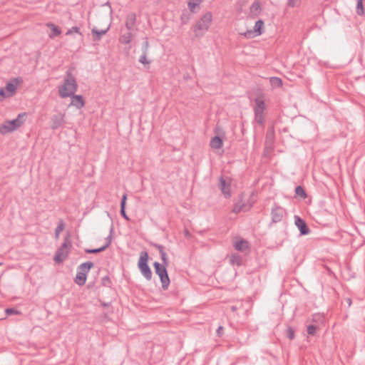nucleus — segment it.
Segmentation results:
<instances>
[{
  "mask_svg": "<svg viewBox=\"0 0 365 365\" xmlns=\"http://www.w3.org/2000/svg\"><path fill=\"white\" fill-rule=\"evenodd\" d=\"M1 264V263H0V265Z\"/></svg>",
  "mask_w": 365,
  "mask_h": 365,
  "instance_id": "51",
  "label": "nucleus"
},
{
  "mask_svg": "<svg viewBox=\"0 0 365 365\" xmlns=\"http://www.w3.org/2000/svg\"><path fill=\"white\" fill-rule=\"evenodd\" d=\"M299 1V0H288L287 6L289 7H294Z\"/></svg>",
  "mask_w": 365,
  "mask_h": 365,
  "instance_id": "43",
  "label": "nucleus"
},
{
  "mask_svg": "<svg viewBox=\"0 0 365 365\" xmlns=\"http://www.w3.org/2000/svg\"><path fill=\"white\" fill-rule=\"evenodd\" d=\"M94 266V264L92 262H86L82 263L78 267V271L82 273H85L87 274L90 269Z\"/></svg>",
  "mask_w": 365,
  "mask_h": 365,
  "instance_id": "20",
  "label": "nucleus"
},
{
  "mask_svg": "<svg viewBox=\"0 0 365 365\" xmlns=\"http://www.w3.org/2000/svg\"><path fill=\"white\" fill-rule=\"evenodd\" d=\"M86 279L87 274L78 271L74 281L78 285L83 286L86 284Z\"/></svg>",
  "mask_w": 365,
  "mask_h": 365,
  "instance_id": "22",
  "label": "nucleus"
},
{
  "mask_svg": "<svg viewBox=\"0 0 365 365\" xmlns=\"http://www.w3.org/2000/svg\"><path fill=\"white\" fill-rule=\"evenodd\" d=\"M295 193L297 195L301 197L302 199H304L307 197V193H306L304 189L300 185L296 187Z\"/></svg>",
  "mask_w": 365,
  "mask_h": 365,
  "instance_id": "31",
  "label": "nucleus"
},
{
  "mask_svg": "<svg viewBox=\"0 0 365 365\" xmlns=\"http://www.w3.org/2000/svg\"><path fill=\"white\" fill-rule=\"evenodd\" d=\"M130 31H129V32L123 34L120 36L119 41L120 43L128 44L132 41L134 35Z\"/></svg>",
  "mask_w": 365,
  "mask_h": 365,
  "instance_id": "23",
  "label": "nucleus"
},
{
  "mask_svg": "<svg viewBox=\"0 0 365 365\" xmlns=\"http://www.w3.org/2000/svg\"><path fill=\"white\" fill-rule=\"evenodd\" d=\"M148 254L147 252H142L138 260V268L142 275L147 279L150 280L152 278V271L148 264Z\"/></svg>",
  "mask_w": 365,
  "mask_h": 365,
  "instance_id": "7",
  "label": "nucleus"
},
{
  "mask_svg": "<svg viewBox=\"0 0 365 365\" xmlns=\"http://www.w3.org/2000/svg\"><path fill=\"white\" fill-rule=\"evenodd\" d=\"M78 84L71 71H68L63 84L58 88L59 96L62 98L73 96L77 91Z\"/></svg>",
  "mask_w": 365,
  "mask_h": 365,
  "instance_id": "1",
  "label": "nucleus"
},
{
  "mask_svg": "<svg viewBox=\"0 0 365 365\" xmlns=\"http://www.w3.org/2000/svg\"><path fill=\"white\" fill-rule=\"evenodd\" d=\"M287 338H289L291 340L294 339L295 334H294V329L292 327H289L287 328Z\"/></svg>",
  "mask_w": 365,
  "mask_h": 365,
  "instance_id": "35",
  "label": "nucleus"
},
{
  "mask_svg": "<svg viewBox=\"0 0 365 365\" xmlns=\"http://www.w3.org/2000/svg\"><path fill=\"white\" fill-rule=\"evenodd\" d=\"M255 106L254 107L255 120L259 125L264 124V111L266 108L264 101L261 97L255 99Z\"/></svg>",
  "mask_w": 365,
  "mask_h": 365,
  "instance_id": "8",
  "label": "nucleus"
},
{
  "mask_svg": "<svg viewBox=\"0 0 365 365\" xmlns=\"http://www.w3.org/2000/svg\"><path fill=\"white\" fill-rule=\"evenodd\" d=\"M71 247V242L69 235H67L62 243L61 246L56 250L53 257V260L56 263L63 262L68 256L69 250Z\"/></svg>",
  "mask_w": 365,
  "mask_h": 365,
  "instance_id": "4",
  "label": "nucleus"
},
{
  "mask_svg": "<svg viewBox=\"0 0 365 365\" xmlns=\"http://www.w3.org/2000/svg\"><path fill=\"white\" fill-rule=\"evenodd\" d=\"M251 206V205H246L243 202H240L235 204L234 207L232 209V212L235 213H239L241 211L246 212L250 209Z\"/></svg>",
  "mask_w": 365,
  "mask_h": 365,
  "instance_id": "19",
  "label": "nucleus"
},
{
  "mask_svg": "<svg viewBox=\"0 0 365 365\" xmlns=\"http://www.w3.org/2000/svg\"><path fill=\"white\" fill-rule=\"evenodd\" d=\"M73 33H77V34H81V33L80 32V29L77 26H73L72 28H71L67 32H66V35H70Z\"/></svg>",
  "mask_w": 365,
  "mask_h": 365,
  "instance_id": "40",
  "label": "nucleus"
},
{
  "mask_svg": "<svg viewBox=\"0 0 365 365\" xmlns=\"http://www.w3.org/2000/svg\"><path fill=\"white\" fill-rule=\"evenodd\" d=\"M113 227H110V234L109 235L106 237V244L105 245H108V247L110 246V245L111 244L112 242V234H113Z\"/></svg>",
  "mask_w": 365,
  "mask_h": 365,
  "instance_id": "39",
  "label": "nucleus"
},
{
  "mask_svg": "<svg viewBox=\"0 0 365 365\" xmlns=\"http://www.w3.org/2000/svg\"><path fill=\"white\" fill-rule=\"evenodd\" d=\"M261 11V4L259 0H255L250 8V15L252 18H256L259 16Z\"/></svg>",
  "mask_w": 365,
  "mask_h": 365,
  "instance_id": "13",
  "label": "nucleus"
},
{
  "mask_svg": "<svg viewBox=\"0 0 365 365\" xmlns=\"http://www.w3.org/2000/svg\"><path fill=\"white\" fill-rule=\"evenodd\" d=\"M241 35H243L247 38H252L256 36H258L255 32H253V30H247L244 33H241Z\"/></svg>",
  "mask_w": 365,
  "mask_h": 365,
  "instance_id": "33",
  "label": "nucleus"
},
{
  "mask_svg": "<svg viewBox=\"0 0 365 365\" xmlns=\"http://www.w3.org/2000/svg\"><path fill=\"white\" fill-rule=\"evenodd\" d=\"M126 200H127V195L124 194L122 197L121 202H120V215L124 219H125L126 220H129V217H128V215L125 212Z\"/></svg>",
  "mask_w": 365,
  "mask_h": 365,
  "instance_id": "24",
  "label": "nucleus"
},
{
  "mask_svg": "<svg viewBox=\"0 0 365 365\" xmlns=\"http://www.w3.org/2000/svg\"><path fill=\"white\" fill-rule=\"evenodd\" d=\"M107 248H108V245H104L103 246H102L99 248H96V249H97L98 253H99V252L104 251Z\"/></svg>",
  "mask_w": 365,
  "mask_h": 365,
  "instance_id": "45",
  "label": "nucleus"
},
{
  "mask_svg": "<svg viewBox=\"0 0 365 365\" xmlns=\"http://www.w3.org/2000/svg\"><path fill=\"white\" fill-rule=\"evenodd\" d=\"M364 0H356V12L359 16H364L365 14V10L363 6Z\"/></svg>",
  "mask_w": 365,
  "mask_h": 365,
  "instance_id": "27",
  "label": "nucleus"
},
{
  "mask_svg": "<svg viewBox=\"0 0 365 365\" xmlns=\"http://www.w3.org/2000/svg\"><path fill=\"white\" fill-rule=\"evenodd\" d=\"M71 106H75L78 109H81L85 106L83 98L81 95H75V93L71 96Z\"/></svg>",
  "mask_w": 365,
  "mask_h": 365,
  "instance_id": "14",
  "label": "nucleus"
},
{
  "mask_svg": "<svg viewBox=\"0 0 365 365\" xmlns=\"http://www.w3.org/2000/svg\"><path fill=\"white\" fill-rule=\"evenodd\" d=\"M155 273L159 276L163 290L168 289L170 284V278L166 269L167 265L161 264L158 262L153 263Z\"/></svg>",
  "mask_w": 365,
  "mask_h": 365,
  "instance_id": "6",
  "label": "nucleus"
},
{
  "mask_svg": "<svg viewBox=\"0 0 365 365\" xmlns=\"http://www.w3.org/2000/svg\"><path fill=\"white\" fill-rule=\"evenodd\" d=\"M152 246L154 247L155 248H156L159 251L160 253L165 252V247L161 245H159L157 243H153V244H152Z\"/></svg>",
  "mask_w": 365,
  "mask_h": 365,
  "instance_id": "41",
  "label": "nucleus"
},
{
  "mask_svg": "<svg viewBox=\"0 0 365 365\" xmlns=\"http://www.w3.org/2000/svg\"><path fill=\"white\" fill-rule=\"evenodd\" d=\"M294 222L296 226L300 231L302 235H308L310 232V230L306 224L305 221L299 216H294Z\"/></svg>",
  "mask_w": 365,
  "mask_h": 365,
  "instance_id": "11",
  "label": "nucleus"
},
{
  "mask_svg": "<svg viewBox=\"0 0 365 365\" xmlns=\"http://www.w3.org/2000/svg\"><path fill=\"white\" fill-rule=\"evenodd\" d=\"M160 258H161V260L163 262L161 264L168 266L169 262H168V259L167 254H166L165 251L162 253H160Z\"/></svg>",
  "mask_w": 365,
  "mask_h": 365,
  "instance_id": "38",
  "label": "nucleus"
},
{
  "mask_svg": "<svg viewBox=\"0 0 365 365\" xmlns=\"http://www.w3.org/2000/svg\"><path fill=\"white\" fill-rule=\"evenodd\" d=\"M234 247L237 251L243 252L248 250L249 243L247 240L241 238L235 242Z\"/></svg>",
  "mask_w": 365,
  "mask_h": 365,
  "instance_id": "16",
  "label": "nucleus"
},
{
  "mask_svg": "<svg viewBox=\"0 0 365 365\" xmlns=\"http://www.w3.org/2000/svg\"><path fill=\"white\" fill-rule=\"evenodd\" d=\"M285 210L279 206H275L271 212L272 221L274 223L282 221L285 215Z\"/></svg>",
  "mask_w": 365,
  "mask_h": 365,
  "instance_id": "10",
  "label": "nucleus"
},
{
  "mask_svg": "<svg viewBox=\"0 0 365 365\" xmlns=\"http://www.w3.org/2000/svg\"><path fill=\"white\" fill-rule=\"evenodd\" d=\"M236 309H237V307H236L235 306H232V307H231V310H232V312H235V311H236Z\"/></svg>",
  "mask_w": 365,
  "mask_h": 365,
  "instance_id": "48",
  "label": "nucleus"
},
{
  "mask_svg": "<svg viewBox=\"0 0 365 365\" xmlns=\"http://www.w3.org/2000/svg\"><path fill=\"white\" fill-rule=\"evenodd\" d=\"M223 327L220 326L217 329V334L218 336H221L222 334Z\"/></svg>",
  "mask_w": 365,
  "mask_h": 365,
  "instance_id": "46",
  "label": "nucleus"
},
{
  "mask_svg": "<svg viewBox=\"0 0 365 365\" xmlns=\"http://www.w3.org/2000/svg\"><path fill=\"white\" fill-rule=\"evenodd\" d=\"M184 78H185V79H188V78H189V76H184Z\"/></svg>",
  "mask_w": 365,
  "mask_h": 365,
  "instance_id": "50",
  "label": "nucleus"
},
{
  "mask_svg": "<svg viewBox=\"0 0 365 365\" xmlns=\"http://www.w3.org/2000/svg\"><path fill=\"white\" fill-rule=\"evenodd\" d=\"M110 284V279L108 277H105L102 279V284L103 286L109 287Z\"/></svg>",
  "mask_w": 365,
  "mask_h": 365,
  "instance_id": "42",
  "label": "nucleus"
},
{
  "mask_svg": "<svg viewBox=\"0 0 365 365\" xmlns=\"http://www.w3.org/2000/svg\"><path fill=\"white\" fill-rule=\"evenodd\" d=\"M109 30V26L107 27L106 29L102 30H98L96 28H93L91 30L92 34H93V40L95 41H100L103 35H105L108 31Z\"/></svg>",
  "mask_w": 365,
  "mask_h": 365,
  "instance_id": "17",
  "label": "nucleus"
},
{
  "mask_svg": "<svg viewBox=\"0 0 365 365\" xmlns=\"http://www.w3.org/2000/svg\"><path fill=\"white\" fill-rule=\"evenodd\" d=\"M47 26L51 29V34H50V37L53 38L55 36H58L61 34V31L58 26H56L53 24L49 23L47 24Z\"/></svg>",
  "mask_w": 365,
  "mask_h": 365,
  "instance_id": "25",
  "label": "nucleus"
},
{
  "mask_svg": "<svg viewBox=\"0 0 365 365\" xmlns=\"http://www.w3.org/2000/svg\"><path fill=\"white\" fill-rule=\"evenodd\" d=\"M136 21V15L134 13H130L127 15L125 19V27L128 31H133L134 29Z\"/></svg>",
  "mask_w": 365,
  "mask_h": 365,
  "instance_id": "15",
  "label": "nucleus"
},
{
  "mask_svg": "<svg viewBox=\"0 0 365 365\" xmlns=\"http://www.w3.org/2000/svg\"><path fill=\"white\" fill-rule=\"evenodd\" d=\"M210 145L213 149H220L222 146V140L219 136H214L210 140Z\"/></svg>",
  "mask_w": 365,
  "mask_h": 365,
  "instance_id": "21",
  "label": "nucleus"
},
{
  "mask_svg": "<svg viewBox=\"0 0 365 365\" xmlns=\"http://www.w3.org/2000/svg\"><path fill=\"white\" fill-rule=\"evenodd\" d=\"M230 263L233 265L240 266L242 264V259L237 254L232 255L230 257Z\"/></svg>",
  "mask_w": 365,
  "mask_h": 365,
  "instance_id": "29",
  "label": "nucleus"
},
{
  "mask_svg": "<svg viewBox=\"0 0 365 365\" xmlns=\"http://www.w3.org/2000/svg\"><path fill=\"white\" fill-rule=\"evenodd\" d=\"M27 117L26 113H21L17 118L11 120L5 121L0 126V134L6 135L19 128L26 121Z\"/></svg>",
  "mask_w": 365,
  "mask_h": 365,
  "instance_id": "2",
  "label": "nucleus"
},
{
  "mask_svg": "<svg viewBox=\"0 0 365 365\" xmlns=\"http://www.w3.org/2000/svg\"><path fill=\"white\" fill-rule=\"evenodd\" d=\"M212 21V14L208 11L205 13L195 24L193 31L195 36L200 37L203 36L205 31L208 30Z\"/></svg>",
  "mask_w": 365,
  "mask_h": 365,
  "instance_id": "3",
  "label": "nucleus"
},
{
  "mask_svg": "<svg viewBox=\"0 0 365 365\" xmlns=\"http://www.w3.org/2000/svg\"><path fill=\"white\" fill-rule=\"evenodd\" d=\"M219 187L226 198L231 196L230 184L222 177L219 179Z\"/></svg>",
  "mask_w": 365,
  "mask_h": 365,
  "instance_id": "12",
  "label": "nucleus"
},
{
  "mask_svg": "<svg viewBox=\"0 0 365 365\" xmlns=\"http://www.w3.org/2000/svg\"><path fill=\"white\" fill-rule=\"evenodd\" d=\"M149 48H150V44L148 42V38H145V41H143V43L142 44V48H141L142 53L148 54Z\"/></svg>",
  "mask_w": 365,
  "mask_h": 365,
  "instance_id": "32",
  "label": "nucleus"
},
{
  "mask_svg": "<svg viewBox=\"0 0 365 365\" xmlns=\"http://www.w3.org/2000/svg\"><path fill=\"white\" fill-rule=\"evenodd\" d=\"M21 82V78H15L8 82L5 87L0 89V101L13 96L16 93L17 86Z\"/></svg>",
  "mask_w": 365,
  "mask_h": 365,
  "instance_id": "5",
  "label": "nucleus"
},
{
  "mask_svg": "<svg viewBox=\"0 0 365 365\" xmlns=\"http://www.w3.org/2000/svg\"><path fill=\"white\" fill-rule=\"evenodd\" d=\"M263 26H264V21L261 19L257 20L255 22V26L253 29V32H255L257 36L261 35L262 33Z\"/></svg>",
  "mask_w": 365,
  "mask_h": 365,
  "instance_id": "26",
  "label": "nucleus"
},
{
  "mask_svg": "<svg viewBox=\"0 0 365 365\" xmlns=\"http://www.w3.org/2000/svg\"><path fill=\"white\" fill-rule=\"evenodd\" d=\"M64 222L63 220H60L58 222V226L55 229V237L56 239H58L59 235L64 229Z\"/></svg>",
  "mask_w": 365,
  "mask_h": 365,
  "instance_id": "28",
  "label": "nucleus"
},
{
  "mask_svg": "<svg viewBox=\"0 0 365 365\" xmlns=\"http://www.w3.org/2000/svg\"><path fill=\"white\" fill-rule=\"evenodd\" d=\"M344 302L347 304L348 307H349L351 305V299L349 297L345 298Z\"/></svg>",
  "mask_w": 365,
  "mask_h": 365,
  "instance_id": "47",
  "label": "nucleus"
},
{
  "mask_svg": "<svg viewBox=\"0 0 365 365\" xmlns=\"http://www.w3.org/2000/svg\"><path fill=\"white\" fill-rule=\"evenodd\" d=\"M269 81L271 85L274 87L279 88L282 86V81L278 77H271Z\"/></svg>",
  "mask_w": 365,
  "mask_h": 365,
  "instance_id": "30",
  "label": "nucleus"
},
{
  "mask_svg": "<svg viewBox=\"0 0 365 365\" xmlns=\"http://www.w3.org/2000/svg\"><path fill=\"white\" fill-rule=\"evenodd\" d=\"M51 128L52 130H57L60 128H62L66 121H65V114L63 113H58L52 115L51 118Z\"/></svg>",
  "mask_w": 365,
  "mask_h": 365,
  "instance_id": "9",
  "label": "nucleus"
},
{
  "mask_svg": "<svg viewBox=\"0 0 365 365\" xmlns=\"http://www.w3.org/2000/svg\"><path fill=\"white\" fill-rule=\"evenodd\" d=\"M5 312L7 315H14L21 314V312L19 310L14 308H7L6 309Z\"/></svg>",
  "mask_w": 365,
  "mask_h": 365,
  "instance_id": "37",
  "label": "nucleus"
},
{
  "mask_svg": "<svg viewBox=\"0 0 365 365\" xmlns=\"http://www.w3.org/2000/svg\"><path fill=\"white\" fill-rule=\"evenodd\" d=\"M317 327L315 325L310 324L307 326V331L309 335L314 336L317 332Z\"/></svg>",
  "mask_w": 365,
  "mask_h": 365,
  "instance_id": "34",
  "label": "nucleus"
},
{
  "mask_svg": "<svg viewBox=\"0 0 365 365\" xmlns=\"http://www.w3.org/2000/svg\"><path fill=\"white\" fill-rule=\"evenodd\" d=\"M203 0H189L187 6L190 12L197 13L200 9V5Z\"/></svg>",
  "mask_w": 365,
  "mask_h": 365,
  "instance_id": "18",
  "label": "nucleus"
},
{
  "mask_svg": "<svg viewBox=\"0 0 365 365\" xmlns=\"http://www.w3.org/2000/svg\"><path fill=\"white\" fill-rule=\"evenodd\" d=\"M85 252L87 253V254H97L98 252H97V249H89V248H86L84 250Z\"/></svg>",
  "mask_w": 365,
  "mask_h": 365,
  "instance_id": "44",
  "label": "nucleus"
},
{
  "mask_svg": "<svg viewBox=\"0 0 365 365\" xmlns=\"http://www.w3.org/2000/svg\"><path fill=\"white\" fill-rule=\"evenodd\" d=\"M139 62L143 65H149L150 63V61L147 59V54L142 53L140 58Z\"/></svg>",
  "mask_w": 365,
  "mask_h": 365,
  "instance_id": "36",
  "label": "nucleus"
},
{
  "mask_svg": "<svg viewBox=\"0 0 365 365\" xmlns=\"http://www.w3.org/2000/svg\"><path fill=\"white\" fill-rule=\"evenodd\" d=\"M185 236H189L190 235L189 231L188 230H185Z\"/></svg>",
  "mask_w": 365,
  "mask_h": 365,
  "instance_id": "49",
  "label": "nucleus"
}]
</instances>
